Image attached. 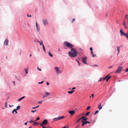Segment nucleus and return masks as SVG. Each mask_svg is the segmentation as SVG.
Returning a JSON list of instances; mask_svg holds the SVG:
<instances>
[{
    "instance_id": "f257e3e1",
    "label": "nucleus",
    "mask_w": 128,
    "mask_h": 128,
    "mask_svg": "<svg viewBox=\"0 0 128 128\" xmlns=\"http://www.w3.org/2000/svg\"><path fill=\"white\" fill-rule=\"evenodd\" d=\"M64 46L69 48H71V51L69 52L68 53L69 56L71 57H75L77 56V53L76 49L72 48L74 45L72 44L66 42H64Z\"/></svg>"
},
{
    "instance_id": "f03ea898",
    "label": "nucleus",
    "mask_w": 128,
    "mask_h": 128,
    "mask_svg": "<svg viewBox=\"0 0 128 128\" xmlns=\"http://www.w3.org/2000/svg\"><path fill=\"white\" fill-rule=\"evenodd\" d=\"M48 123V121L47 120H44L40 124L41 126H44L47 125Z\"/></svg>"
},
{
    "instance_id": "7ed1b4c3",
    "label": "nucleus",
    "mask_w": 128,
    "mask_h": 128,
    "mask_svg": "<svg viewBox=\"0 0 128 128\" xmlns=\"http://www.w3.org/2000/svg\"><path fill=\"white\" fill-rule=\"evenodd\" d=\"M54 68L55 69L56 72L57 74H60L62 72V71L58 69V67H56Z\"/></svg>"
},
{
    "instance_id": "20e7f679",
    "label": "nucleus",
    "mask_w": 128,
    "mask_h": 128,
    "mask_svg": "<svg viewBox=\"0 0 128 128\" xmlns=\"http://www.w3.org/2000/svg\"><path fill=\"white\" fill-rule=\"evenodd\" d=\"M87 58L86 57H83L82 58V60L83 62L85 64L88 65V64L86 62V60Z\"/></svg>"
},
{
    "instance_id": "39448f33",
    "label": "nucleus",
    "mask_w": 128,
    "mask_h": 128,
    "mask_svg": "<svg viewBox=\"0 0 128 128\" xmlns=\"http://www.w3.org/2000/svg\"><path fill=\"white\" fill-rule=\"evenodd\" d=\"M50 93H48L47 92H46L43 95V98H44L47 97V96L50 95Z\"/></svg>"
},
{
    "instance_id": "423d86ee",
    "label": "nucleus",
    "mask_w": 128,
    "mask_h": 128,
    "mask_svg": "<svg viewBox=\"0 0 128 128\" xmlns=\"http://www.w3.org/2000/svg\"><path fill=\"white\" fill-rule=\"evenodd\" d=\"M82 122V126H83L85 124H86L88 123L89 124H90V122L88 121H83Z\"/></svg>"
},
{
    "instance_id": "0eeeda50",
    "label": "nucleus",
    "mask_w": 128,
    "mask_h": 128,
    "mask_svg": "<svg viewBox=\"0 0 128 128\" xmlns=\"http://www.w3.org/2000/svg\"><path fill=\"white\" fill-rule=\"evenodd\" d=\"M44 25H46L48 24V22L46 19H44L42 20Z\"/></svg>"
},
{
    "instance_id": "6e6552de",
    "label": "nucleus",
    "mask_w": 128,
    "mask_h": 128,
    "mask_svg": "<svg viewBox=\"0 0 128 128\" xmlns=\"http://www.w3.org/2000/svg\"><path fill=\"white\" fill-rule=\"evenodd\" d=\"M120 35L121 36H126L127 38H128V33L124 34V32H122V34H120Z\"/></svg>"
},
{
    "instance_id": "1a4fd4ad",
    "label": "nucleus",
    "mask_w": 128,
    "mask_h": 128,
    "mask_svg": "<svg viewBox=\"0 0 128 128\" xmlns=\"http://www.w3.org/2000/svg\"><path fill=\"white\" fill-rule=\"evenodd\" d=\"M75 110H70V111L68 113L70 114H72V115H73L75 113Z\"/></svg>"
},
{
    "instance_id": "9d476101",
    "label": "nucleus",
    "mask_w": 128,
    "mask_h": 128,
    "mask_svg": "<svg viewBox=\"0 0 128 128\" xmlns=\"http://www.w3.org/2000/svg\"><path fill=\"white\" fill-rule=\"evenodd\" d=\"M90 50H91V54H92V57H94L96 56V54H94L93 53V51H92V50H93L92 48L91 47L90 48Z\"/></svg>"
},
{
    "instance_id": "9b49d317",
    "label": "nucleus",
    "mask_w": 128,
    "mask_h": 128,
    "mask_svg": "<svg viewBox=\"0 0 128 128\" xmlns=\"http://www.w3.org/2000/svg\"><path fill=\"white\" fill-rule=\"evenodd\" d=\"M86 116H83L81 118H82V122L83 121H86V120H88V118H86Z\"/></svg>"
},
{
    "instance_id": "f8f14e48",
    "label": "nucleus",
    "mask_w": 128,
    "mask_h": 128,
    "mask_svg": "<svg viewBox=\"0 0 128 128\" xmlns=\"http://www.w3.org/2000/svg\"><path fill=\"white\" fill-rule=\"evenodd\" d=\"M8 40H6L4 42V44L6 45H8Z\"/></svg>"
},
{
    "instance_id": "ddd939ff",
    "label": "nucleus",
    "mask_w": 128,
    "mask_h": 128,
    "mask_svg": "<svg viewBox=\"0 0 128 128\" xmlns=\"http://www.w3.org/2000/svg\"><path fill=\"white\" fill-rule=\"evenodd\" d=\"M35 121H34L33 122V125L34 126H35L37 125H38L40 124L38 122H36Z\"/></svg>"
},
{
    "instance_id": "4468645a",
    "label": "nucleus",
    "mask_w": 128,
    "mask_h": 128,
    "mask_svg": "<svg viewBox=\"0 0 128 128\" xmlns=\"http://www.w3.org/2000/svg\"><path fill=\"white\" fill-rule=\"evenodd\" d=\"M116 73H120V66L118 67V68L115 72Z\"/></svg>"
},
{
    "instance_id": "2eb2a0df",
    "label": "nucleus",
    "mask_w": 128,
    "mask_h": 128,
    "mask_svg": "<svg viewBox=\"0 0 128 128\" xmlns=\"http://www.w3.org/2000/svg\"><path fill=\"white\" fill-rule=\"evenodd\" d=\"M59 120L63 119L64 118V116H59L58 117Z\"/></svg>"
},
{
    "instance_id": "dca6fc26",
    "label": "nucleus",
    "mask_w": 128,
    "mask_h": 128,
    "mask_svg": "<svg viewBox=\"0 0 128 128\" xmlns=\"http://www.w3.org/2000/svg\"><path fill=\"white\" fill-rule=\"evenodd\" d=\"M98 108L99 110H100L102 109V107L101 106V104L100 103L99 104Z\"/></svg>"
},
{
    "instance_id": "f3484780",
    "label": "nucleus",
    "mask_w": 128,
    "mask_h": 128,
    "mask_svg": "<svg viewBox=\"0 0 128 128\" xmlns=\"http://www.w3.org/2000/svg\"><path fill=\"white\" fill-rule=\"evenodd\" d=\"M53 119L54 121H56L58 120H59L58 117L54 118Z\"/></svg>"
},
{
    "instance_id": "a211bd4d",
    "label": "nucleus",
    "mask_w": 128,
    "mask_h": 128,
    "mask_svg": "<svg viewBox=\"0 0 128 128\" xmlns=\"http://www.w3.org/2000/svg\"><path fill=\"white\" fill-rule=\"evenodd\" d=\"M42 48H43V50H44V52H45L46 50H45V48L42 42Z\"/></svg>"
},
{
    "instance_id": "6ab92c4d",
    "label": "nucleus",
    "mask_w": 128,
    "mask_h": 128,
    "mask_svg": "<svg viewBox=\"0 0 128 128\" xmlns=\"http://www.w3.org/2000/svg\"><path fill=\"white\" fill-rule=\"evenodd\" d=\"M110 77H111V76H108V77L107 78H106V80L107 82L108 81V80L110 78Z\"/></svg>"
},
{
    "instance_id": "aec40b11",
    "label": "nucleus",
    "mask_w": 128,
    "mask_h": 128,
    "mask_svg": "<svg viewBox=\"0 0 128 128\" xmlns=\"http://www.w3.org/2000/svg\"><path fill=\"white\" fill-rule=\"evenodd\" d=\"M48 54L50 56L52 57H53V55L51 54L50 52V51H49V52H48Z\"/></svg>"
},
{
    "instance_id": "412c9836",
    "label": "nucleus",
    "mask_w": 128,
    "mask_h": 128,
    "mask_svg": "<svg viewBox=\"0 0 128 128\" xmlns=\"http://www.w3.org/2000/svg\"><path fill=\"white\" fill-rule=\"evenodd\" d=\"M74 91V90H72L71 91H69L68 92V94H72Z\"/></svg>"
},
{
    "instance_id": "4be33fe9",
    "label": "nucleus",
    "mask_w": 128,
    "mask_h": 128,
    "mask_svg": "<svg viewBox=\"0 0 128 128\" xmlns=\"http://www.w3.org/2000/svg\"><path fill=\"white\" fill-rule=\"evenodd\" d=\"M16 109H14L13 111H12V113H14V112H16V114H17V112L16 111Z\"/></svg>"
},
{
    "instance_id": "5701e85b",
    "label": "nucleus",
    "mask_w": 128,
    "mask_h": 128,
    "mask_svg": "<svg viewBox=\"0 0 128 128\" xmlns=\"http://www.w3.org/2000/svg\"><path fill=\"white\" fill-rule=\"evenodd\" d=\"M82 118H79L77 121V122H76V124L78 123V122L79 121H80V120H81Z\"/></svg>"
},
{
    "instance_id": "b1692460",
    "label": "nucleus",
    "mask_w": 128,
    "mask_h": 128,
    "mask_svg": "<svg viewBox=\"0 0 128 128\" xmlns=\"http://www.w3.org/2000/svg\"><path fill=\"white\" fill-rule=\"evenodd\" d=\"M90 112H87V113H86L85 114V115L86 116H88L89 114H90Z\"/></svg>"
},
{
    "instance_id": "393cba45",
    "label": "nucleus",
    "mask_w": 128,
    "mask_h": 128,
    "mask_svg": "<svg viewBox=\"0 0 128 128\" xmlns=\"http://www.w3.org/2000/svg\"><path fill=\"white\" fill-rule=\"evenodd\" d=\"M20 106H18L16 107V110H19L20 108Z\"/></svg>"
},
{
    "instance_id": "a878e982",
    "label": "nucleus",
    "mask_w": 128,
    "mask_h": 128,
    "mask_svg": "<svg viewBox=\"0 0 128 128\" xmlns=\"http://www.w3.org/2000/svg\"><path fill=\"white\" fill-rule=\"evenodd\" d=\"M109 76V74H108L103 79V80H105L106 79V78L108 77V76Z\"/></svg>"
},
{
    "instance_id": "bb28decb",
    "label": "nucleus",
    "mask_w": 128,
    "mask_h": 128,
    "mask_svg": "<svg viewBox=\"0 0 128 128\" xmlns=\"http://www.w3.org/2000/svg\"><path fill=\"white\" fill-rule=\"evenodd\" d=\"M7 102H6L5 103V107L6 108H7Z\"/></svg>"
},
{
    "instance_id": "cd10ccee",
    "label": "nucleus",
    "mask_w": 128,
    "mask_h": 128,
    "mask_svg": "<svg viewBox=\"0 0 128 128\" xmlns=\"http://www.w3.org/2000/svg\"><path fill=\"white\" fill-rule=\"evenodd\" d=\"M37 30L38 32H39L40 30V28L38 27H36Z\"/></svg>"
},
{
    "instance_id": "c85d7f7f",
    "label": "nucleus",
    "mask_w": 128,
    "mask_h": 128,
    "mask_svg": "<svg viewBox=\"0 0 128 128\" xmlns=\"http://www.w3.org/2000/svg\"><path fill=\"white\" fill-rule=\"evenodd\" d=\"M39 106H36V107H33V108H32V109H36V108H38V107H39Z\"/></svg>"
},
{
    "instance_id": "c756f323",
    "label": "nucleus",
    "mask_w": 128,
    "mask_h": 128,
    "mask_svg": "<svg viewBox=\"0 0 128 128\" xmlns=\"http://www.w3.org/2000/svg\"><path fill=\"white\" fill-rule=\"evenodd\" d=\"M123 25L124 26H125V25H126V23H125V22L124 21V22H123ZM125 28H126V26H125Z\"/></svg>"
},
{
    "instance_id": "7c9ffc66",
    "label": "nucleus",
    "mask_w": 128,
    "mask_h": 128,
    "mask_svg": "<svg viewBox=\"0 0 128 128\" xmlns=\"http://www.w3.org/2000/svg\"><path fill=\"white\" fill-rule=\"evenodd\" d=\"M40 120V118L39 117H37L36 118L35 121H37L38 120Z\"/></svg>"
},
{
    "instance_id": "2f4dec72",
    "label": "nucleus",
    "mask_w": 128,
    "mask_h": 128,
    "mask_svg": "<svg viewBox=\"0 0 128 128\" xmlns=\"http://www.w3.org/2000/svg\"><path fill=\"white\" fill-rule=\"evenodd\" d=\"M25 70L26 71V74H27L28 72V70L26 69H25Z\"/></svg>"
},
{
    "instance_id": "473e14b6",
    "label": "nucleus",
    "mask_w": 128,
    "mask_h": 128,
    "mask_svg": "<svg viewBox=\"0 0 128 128\" xmlns=\"http://www.w3.org/2000/svg\"><path fill=\"white\" fill-rule=\"evenodd\" d=\"M75 20V18H74L72 19V23L74 22Z\"/></svg>"
},
{
    "instance_id": "72a5a7b5",
    "label": "nucleus",
    "mask_w": 128,
    "mask_h": 128,
    "mask_svg": "<svg viewBox=\"0 0 128 128\" xmlns=\"http://www.w3.org/2000/svg\"><path fill=\"white\" fill-rule=\"evenodd\" d=\"M98 110H96L94 114V115H96L97 113H98Z\"/></svg>"
},
{
    "instance_id": "f704fd0d",
    "label": "nucleus",
    "mask_w": 128,
    "mask_h": 128,
    "mask_svg": "<svg viewBox=\"0 0 128 128\" xmlns=\"http://www.w3.org/2000/svg\"><path fill=\"white\" fill-rule=\"evenodd\" d=\"M117 50L118 51V53H119L120 52V46L118 48Z\"/></svg>"
},
{
    "instance_id": "c9c22d12",
    "label": "nucleus",
    "mask_w": 128,
    "mask_h": 128,
    "mask_svg": "<svg viewBox=\"0 0 128 128\" xmlns=\"http://www.w3.org/2000/svg\"><path fill=\"white\" fill-rule=\"evenodd\" d=\"M125 18H127L128 20V15H126L125 16Z\"/></svg>"
},
{
    "instance_id": "e433bc0d",
    "label": "nucleus",
    "mask_w": 128,
    "mask_h": 128,
    "mask_svg": "<svg viewBox=\"0 0 128 128\" xmlns=\"http://www.w3.org/2000/svg\"><path fill=\"white\" fill-rule=\"evenodd\" d=\"M36 111V110H32L31 111V112L32 113H34V112H35Z\"/></svg>"
},
{
    "instance_id": "4c0bfd02",
    "label": "nucleus",
    "mask_w": 128,
    "mask_h": 128,
    "mask_svg": "<svg viewBox=\"0 0 128 128\" xmlns=\"http://www.w3.org/2000/svg\"><path fill=\"white\" fill-rule=\"evenodd\" d=\"M37 69H38L40 71H41L42 70L40 68L38 67L37 68Z\"/></svg>"
},
{
    "instance_id": "58836bf2",
    "label": "nucleus",
    "mask_w": 128,
    "mask_h": 128,
    "mask_svg": "<svg viewBox=\"0 0 128 128\" xmlns=\"http://www.w3.org/2000/svg\"><path fill=\"white\" fill-rule=\"evenodd\" d=\"M90 106H88V108H87L86 109L87 110H88L90 108Z\"/></svg>"
},
{
    "instance_id": "ea45409f",
    "label": "nucleus",
    "mask_w": 128,
    "mask_h": 128,
    "mask_svg": "<svg viewBox=\"0 0 128 128\" xmlns=\"http://www.w3.org/2000/svg\"><path fill=\"white\" fill-rule=\"evenodd\" d=\"M22 100V98H20L18 100V101H21V100Z\"/></svg>"
},
{
    "instance_id": "a19ab883",
    "label": "nucleus",
    "mask_w": 128,
    "mask_h": 128,
    "mask_svg": "<svg viewBox=\"0 0 128 128\" xmlns=\"http://www.w3.org/2000/svg\"><path fill=\"white\" fill-rule=\"evenodd\" d=\"M33 122L34 121H33L32 120H31L29 122L30 123H32V122Z\"/></svg>"
},
{
    "instance_id": "79ce46f5",
    "label": "nucleus",
    "mask_w": 128,
    "mask_h": 128,
    "mask_svg": "<svg viewBox=\"0 0 128 128\" xmlns=\"http://www.w3.org/2000/svg\"><path fill=\"white\" fill-rule=\"evenodd\" d=\"M80 126V125L79 124L78 126H77L76 127V128H78Z\"/></svg>"
},
{
    "instance_id": "37998d69",
    "label": "nucleus",
    "mask_w": 128,
    "mask_h": 128,
    "mask_svg": "<svg viewBox=\"0 0 128 128\" xmlns=\"http://www.w3.org/2000/svg\"><path fill=\"white\" fill-rule=\"evenodd\" d=\"M43 82H44V81H42V82H39L38 83V84H42V83H43Z\"/></svg>"
},
{
    "instance_id": "c03bdc74",
    "label": "nucleus",
    "mask_w": 128,
    "mask_h": 128,
    "mask_svg": "<svg viewBox=\"0 0 128 128\" xmlns=\"http://www.w3.org/2000/svg\"><path fill=\"white\" fill-rule=\"evenodd\" d=\"M123 32L122 29V28H121V30H120V34H122V32Z\"/></svg>"
},
{
    "instance_id": "a18cd8bd",
    "label": "nucleus",
    "mask_w": 128,
    "mask_h": 128,
    "mask_svg": "<svg viewBox=\"0 0 128 128\" xmlns=\"http://www.w3.org/2000/svg\"><path fill=\"white\" fill-rule=\"evenodd\" d=\"M27 16L28 17H31V15H29L28 14H27Z\"/></svg>"
},
{
    "instance_id": "49530a36",
    "label": "nucleus",
    "mask_w": 128,
    "mask_h": 128,
    "mask_svg": "<svg viewBox=\"0 0 128 128\" xmlns=\"http://www.w3.org/2000/svg\"><path fill=\"white\" fill-rule=\"evenodd\" d=\"M125 71L126 72H128V68H127L125 70Z\"/></svg>"
},
{
    "instance_id": "de8ad7c7",
    "label": "nucleus",
    "mask_w": 128,
    "mask_h": 128,
    "mask_svg": "<svg viewBox=\"0 0 128 128\" xmlns=\"http://www.w3.org/2000/svg\"><path fill=\"white\" fill-rule=\"evenodd\" d=\"M102 78H100V79L98 81L100 82V81H101L102 80Z\"/></svg>"
},
{
    "instance_id": "09e8293b",
    "label": "nucleus",
    "mask_w": 128,
    "mask_h": 128,
    "mask_svg": "<svg viewBox=\"0 0 128 128\" xmlns=\"http://www.w3.org/2000/svg\"><path fill=\"white\" fill-rule=\"evenodd\" d=\"M42 101H39L38 102V103L39 104H41L42 103Z\"/></svg>"
},
{
    "instance_id": "8fccbe9b",
    "label": "nucleus",
    "mask_w": 128,
    "mask_h": 128,
    "mask_svg": "<svg viewBox=\"0 0 128 128\" xmlns=\"http://www.w3.org/2000/svg\"><path fill=\"white\" fill-rule=\"evenodd\" d=\"M76 61H77V62H78L79 66H80V63L79 62L78 60H76Z\"/></svg>"
},
{
    "instance_id": "3c124183",
    "label": "nucleus",
    "mask_w": 128,
    "mask_h": 128,
    "mask_svg": "<svg viewBox=\"0 0 128 128\" xmlns=\"http://www.w3.org/2000/svg\"><path fill=\"white\" fill-rule=\"evenodd\" d=\"M68 127H66V126H64V127L61 128H68Z\"/></svg>"
},
{
    "instance_id": "603ef678",
    "label": "nucleus",
    "mask_w": 128,
    "mask_h": 128,
    "mask_svg": "<svg viewBox=\"0 0 128 128\" xmlns=\"http://www.w3.org/2000/svg\"><path fill=\"white\" fill-rule=\"evenodd\" d=\"M94 94H92V98H94Z\"/></svg>"
},
{
    "instance_id": "864d4df0",
    "label": "nucleus",
    "mask_w": 128,
    "mask_h": 128,
    "mask_svg": "<svg viewBox=\"0 0 128 128\" xmlns=\"http://www.w3.org/2000/svg\"><path fill=\"white\" fill-rule=\"evenodd\" d=\"M42 41H41V42H38L39 43H40V44L41 45L42 44Z\"/></svg>"
},
{
    "instance_id": "5fc2aeb1",
    "label": "nucleus",
    "mask_w": 128,
    "mask_h": 128,
    "mask_svg": "<svg viewBox=\"0 0 128 128\" xmlns=\"http://www.w3.org/2000/svg\"><path fill=\"white\" fill-rule=\"evenodd\" d=\"M46 84L47 85H48L49 84H50L49 83H48V82H47L46 83Z\"/></svg>"
},
{
    "instance_id": "6e6d98bb",
    "label": "nucleus",
    "mask_w": 128,
    "mask_h": 128,
    "mask_svg": "<svg viewBox=\"0 0 128 128\" xmlns=\"http://www.w3.org/2000/svg\"><path fill=\"white\" fill-rule=\"evenodd\" d=\"M36 27L38 26V25L37 24V23L36 22Z\"/></svg>"
},
{
    "instance_id": "4d7b16f0",
    "label": "nucleus",
    "mask_w": 128,
    "mask_h": 128,
    "mask_svg": "<svg viewBox=\"0 0 128 128\" xmlns=\"http://www.w3.org/2000/svg\"><path fill=\"white\" fill-rule=\"evenodd\" d=\"M42 128H47L46 127L44 126H42Z\"/></svg>"
},
{
    "instance_id": "13d9d810",
    "label": "nucleus",
    "mask_w": 128,
    "mask_h": 128,
    "mask_svg": "<svg viewBox=\"0 0 128 128\" xmlns=\"http://www.w3.org/2000/svg\"><path fill=\"white\" fill-rule=\"evenodd\" d=\"M25 98V96H23V97H22L21 98H22V99L23 98Z\"/></svg>"
},
{
    "instance_id": "bf43d9fd",
    "label": "nucleus",
    "mask_w": 128,
    "mask_h": 128,
    "mask_svg": "<svg viewBox=\"0 0 128 128\" xmlns=\"http://www.w3.org/2000/svg\"><path fill=\"white\" fill-rule=\"evenodd\" d=\"M75 88H75V87L73 88H72V90H73V89H75Z\"/></svg>"
},
{
    "instance_id": "052dcab7",
    "label": "nucleus",
    "mask_w": 128,
    "mask_h": 128,
    "mask_svg": "<svg viewBox=\"0 0 128 128\" xmlns=\"http://www.w3.org/2000/svg\"><path fill=\"white\" fill-rule=\"evenodd\" d=\"M94 66H97V65H96V64H94Z\"/></svg>"
},
{
    "instance_id": "680f3d73",
    "label": "nucleus",
    "mask_w": 128,
    "mask_h": 128,
    "mask_svg": "<svg viewBox=\"0 0 128 128\" xmlns=\"http://www.w3.org/2000/svg\"><path fill=\"white\" fill-rule=\"evenodd\" d=\"M12 83L13 84H14L15 83V81H13L12 82Z\"/></svg>"
},
{
    "instance_id": "e2e57ef3",
    "label": "nucleus",
    "mask_w": 128,
    "mask_h": 128,
    "mask_svg": "<svg viewBox=\"0 0 128 128\" xmlns=\"http://www.w3.org/2000/svg\"><path fill=\"white\" fill-rule=\"evenodd\" d=\"M13 105H12V106H11L10 105H9V106L10 107H11L12 106H13Z\"/></svg>"
},
{
    "instance_id": "0e129e2a",
    "label": "nucleus",
    "mask_w": 128,
    "mask_h": 128,
    "mask_svg": "<svg viewBox=\"0 0 128 128\" xmlns=\"http://www.w3.org/2000/svg\"><path fill=\"white\" fill-rule=\"evenodd\" d=\"M27 122H26V123H25V124H25V125H27Z\"/></svg>"
},
{
    "instance_id": "69168bd1",
    "label": "nucleus",
    "mask_w": 128,
    "mask_h": 128,
    "mask_svg": "<svg viewBox=\"0 0 128 128\" xmlns=\"http://www.w3.org/2000/svg\"><path fill=\"white\" fill-rule=\"evenodd\" d=\"M112 66H111L109 67V68H112Z\"/></svg>"
},
{
    "instance_id": "338daca9",
    "label": "nucleus",
    "mask_w": 128,
    "mask_h": 128,
    "mask_svg": "<svg viewBox=\"0 0 128 128\" xmlns=\"http://www.w3.org/2000/svg\"><path fill=\"white\" fill-rule=\"evenodd\" d=\"M58 52H60V49L58 48Z\"/></svg>"
},
{
    "instance_id": "774afa93",
    "label": "nucleus",
    "mask_w": 128,
    "mask_h": 128,
    "mask_svg": "<svg viewBox=\"0 0 128 128\" xmlns=\"http://www.w3.org/2000/svg\"><path fill=\"white\" fill-rule=\"evenodd\" d=\"M32 56V54H30V57Z\"/></svg>"
}]
</instances>
